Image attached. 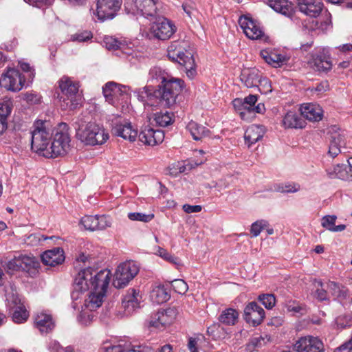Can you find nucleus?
Here are the masks:
<instances>
[{"label": "nucleus", "mask_w": 352, "mask_h": 352, "mask_svg": "<svg viewBox=\"0 0 352 352\" xmlns=\"http://www.w3.org/2000/svg\"><path fill=\"white\" fill-rule=\"evenodd\" d=\"M110 281V272L107 270L96 272L91 267L80 271L75 277L73 290L71 293L72 300H77L80 295L90 291L88 298L85 300L82 309L78 316V321L82 325H89L94 315L90 313L100 307L107 292Z\"/></svg>", "instance_id": "1"}, {"label": "nucleus", "mask_w": 352, "mask_h": 352, "mask_svg": "<svg viewBox=\"0 0 352 352\" xmlns=\"http://www.w3.org/2000/svg\"><path fill=\"white\" fill-rule=\"evenodd\" d=\"M69 126L65 123H60L54 129L52 141L45 152V157L55 158L67 154L70 148V135Z\"/></svg>", "instance_id": "2"}, {"label": "nucleus", "mask_w": 352, "mask_h": 352, "mask_svg": "<svg viewBox=\"0 0 352 352\" xmlns=\"http://www.w3.org/2000/svg\"><path fill=\"white\" fill-rule=\"evenodd\" d=\"M76 138L85 145H100L109 139L104 129L94 122L82 123L76 129Z\"/></svg>", "instance_id": "3"}, {"label": "nucleus", "mask_w": 352, "mask_h": 352, "mask_svg": "<svg viewBox=\"0 0 352 352\" xmlns=\"http://www.w3.org/2000/svg\"><path fill=\"white\" fill-rule=\"evenodd\" d=\"M31 131V148L40 155L45 157L50 146L52 133L45 121L36 120Z\"/></svg>", "instance_id": "4"}, {"label": "nucleus", "mask_w": 352, "mask_h": 352, "mask_svg": "<svg viewBox=\"0 0 352 352\" xmlns=\"http://www.w3.org/2000/svg\"><path fill=\"white\" fill-rule=\"evenodd\" d=\"M184 87V81L181 78H170L163 85H158L154 91V96L159 99L161 106L166 108L173 107L176 103L177 96Z\"/></svg>", "instance_id": "5"}, {"label": "nucleus", "mask_w": 352, "mask_h": 352, "mask_svg": "<svg viewBox=\"0 0 352 352\" xmlns=\"http://www.w3.org/2000/svg\"><path fill=\"white\" fill-rule=\"evenodd\" d=\"M58 87L61 91V96L58 95V98L61 102V108L63 109H74L78 105L79 82L73 80L71 78L63 76L58 80Z\"/></svg>", "instance_id": "6"}, {"label": "nucleus", "mask_w": 352, "mask_h": 352, "mask_svg": "<svg viewBox=\"0 0 352 352\" xmlns=\"http://www.w3.org/2000/svg\"><path fill=\"white\" fill-rule=\"evenodd\" d=\"M167 57L173 62L178 63L184 66L188 78L192 80L197 76L195 61L192 54L187 50L183 52L180 48L177 49V43H173L168 47Z\"/></svg>", "instance_id": "7"}, {"label": "nucleus", "mask_w": 352, "mask_h": 352, "mask_svg": "<svg viewBox=\"0 0 352 352\" xmlns=\"http://www.w3.org/2000/svg\"><path fill=\"white\" fill-rule=\"evenodd\" d=\"M139 267L133 261L120 264L115 272L113 285L116 288L125 287L138 273Z\"/></svg>", "instance_id": "8"}, {"label": "nucleus", "mask_w": 352, "mask_h": 352, "mask_svg": "<svg viewBox=\"0 0 352 352\" xmlns=\"http://www.w3.org/2000/svg\"><path fill=\"white\" fill-rule=\"evenodd\" d=\"M178 314L176 307H168L166 309L159 310L151 315L148 322L149 327L160 329L172 324Z\"/></svg>", "instance_id": "9"}, {"label": "nucleus", "mask_w": 352, "mask_h": 352, "mask_svg": "<svg viewBox=\"0 0 352 352\" xmlns=\"http://www.w3.org/2000/svg\"><path fill=\"white\" fill-rule=\"evenodd\" d=\"M133 7L129 8V3L124 4L128 12L140 14L144 17H156L157 16V1L155 0H133Z\"/></svg>", "instance_id": "10"}, {"label": "nucleus", "mask_w": 352, "mask_h": 352, "mask_svg": "<svg viewBox=\"0 0 352 352\" xmlns=\"http://www.w3.org/2000/svg\"><path fill=\"white\" fill-rule=\"evenodd\" d=\"M122 3V0H98L96 11L98 19L101 21L113 19Z\"/></svg>", "instance_id": "11"}, {"label": "nucleus", "mask_w": 352, "mask_h": 352, "mask_svg": "<svg viewBox=\"0 0 352 352\" xmlns=\"http://www.w3.org/2000/svg\"><path fill=\"white\" fill-rule=\"evenodd\" d=\"M311 66L318 72H327L332 68L329 50L324 47L316 49L311 54Z\"/></svg>", "instance_id": "12"}, {"label": "nucleus", "mask_w": 352, "mask_h": 352, "mask_svg": "<svg viewBox=\"0 0 352 352\" xmlns=\"http://www.w3.org/2000/svg\"><path fill=\"white\" fill-rule=\"evenodd\" d=\"M24 82L19 71L13 68L8 69L0 78V86L12 91H20Z\"/></svg>", "instance_id": "13"}, {"label": "nucleus", "mask_w": 352, "mask_h": 352, "mask_svg": "<svg viewBox=\"0 0 352 352\" xmlns=\"http://www.w3.org/2000/svg\"><path fill=\"white\" fill-rule=\"evenodd\" d=\"M296 352H324L323 342L317 337L311 336L300 338L294 344Z\"/></svg>", "instance_id": "14"}, {"label": "nucleus", "mask_w": 352, "mask_h": 352, "mask_svg": "<svg viewBox=\"0 0 352 352\" xmlns=\"http://www.w3.org/2000/svg\"><path fill=\"white\" fill-rule=\"evenodd\" d=\"M151 30L155 38L167 40L174 34L176 28L166 18L158 17L152 24Z\"/></svg>", "instance_id": "15"}, {"label": "nucleus", "mask_w": 352, "mask_h": 352, "mask_svg": "<svg viewBox=\"0 0 352 352\" xmlns=\"http://www.w3.org/2000/svg\"><path fill=\"white\" fill-rule=\"evenodd\" d=\"M265 316L264 309L254 301L249 302L244 308L243 318L247 323L252 327L259 325Z\"/></svg>", "instance_id": "16"}, {"label": "nucleus", "mask_w": 352, "mask_h": 352, "mask_svg": "<svg viewBox=\"0 0 352 352\" xmlns=\"http://www.w3.org/2000/svg\"><path fill=\"white\" fill-rule=\"evenodd\" d=\"M338 131L334 126L331 131L328 154L333 158L336 157L340 153L345 152L346 140L342 132Z\"/></svg>", "instance_id": "17"}, {"label": "nucleus", "mask_w": 352, "mask_h": 352, "mask_svg": "<svg viewBox=\"0 0 352 352\" xmlns=\"http://www.w3.org/2000/svg\"><path fill=\"white\" fill-rule=\"evenodd\" d=\"M139 140L148 146H155L163 142L164 133L160 129H154L150 125L144 126L138 135Z\"/></svg>", "instance_id": "18"}, {"label": "nucleus", "mask_w": 352, "mask_h": 352, "mask_svg": "<svg viewBox=\"0 0 352 352\" xmlns=\"http://www.w3.org/2000/svg\"><path fill=\"white\" fill-rule=\"evenodd\" d=\"M239 24L250 39L257 40L263 36L262 30L249 16H241L239 19Z\"/></svg>", "instance_id": "19"}, {"label": "nucleus", "mask_w": 352, "mask_h": 352, "mask_svg": "<svg viewBox=\"0 0 352 352\" xmlns=\"http://www.w3.org/2000/svg\"><path fill=\"white\" fill-rule=\"evenodd\" d=\"M112 133L116 136L131 142L135 141L138 136V131L133 129L131 123L126 120L113 122Z\"/></svg>", "instance_id": "20"}, {"label": "nucleus", "mask_w": 352, "mask_h": 352, "mask_svg": "<svg viewBox=\"0 0 352 352\" xmlns=\"http://www.w3.org/2000/svg\"><path fill=\"white\" fill-rule=\"evenodd\" d=\"M299 10L310 17H317L321 13L323 3L320 0H298Z\"/></svg>", "instance_id": "21"}, {"label": "nucleus", "mask_w": 352, "mask_h": 352, "mask_svg": "<svg viewBox=\"0 0 352 352\" xmlns=\"http://www.w3.org/2000/svg\"><path fill=\"white\" fill-rule=\"evenodd\" d=\"M141 296L138 292L134 289H130L124 295L122 305L126 314H132L136 309L140 307Z\"/></svg>", "instance_id": "22"}, {"label": "nucleus", "mask_w": 352, "mask_h": 352, "mask_svg": "<svg viewBox=\"0 0 352 352\" xmlns=\"http://www.w3.org/2000/svg\"><path fill=\"white\" fill-rule=\"evenodd\" d=\"M65 260L64 251L61 248H54L41 254V261L45 265L56 266Z\"/></svg>", "instance_id": "23"}, {"label": "nucleus", "mask_w": 352, "mask_h": 352, "mask_svg": "<svg viewBox=\"0 0 352 352\" xmlns=\"http://www.w3.org/2000/svg\"><path fill=\"white\" fill-rule=\"evenodd\" d=\"M301 115L312 122H318L322 120L323 111L320 105L313 103L306 104L300 107Z\"/></svg>", "instance_id": "24"}, {"label": "nucleus", "mask_w": 352, "mask_h": 352, "mask_svg": "<svg viewBox=\"0 0 352 352\" xmlns=\"http://www.w3.org/2000/svg\"><path fill=\"white\" fill-rule=\"evenodd\" d=\"M267 4L276 12L292 19L294 7L288 0H268Z\"/></svg>", "instance_id": "25"}, {"label": "nucleus", "mask_w": 352, "mask_h": 352, "mask_svg": "<svg viewBox=\"0 0 352 352\" xmlns=\"http://www.w3.org/2000/svg\"><path fill=\"white\" fill-rule=\"evenodd\" d=\"M261 56L269 65L275 68L280 67L287 61V58L275 51L263 50L260 52Z\"/></svg>", "instance_id": "26"}, {"label": "nucleus", "mask_w": 352, "mask_h": 352, "mask_svg": "<svg viewBox=\"0 0 352 352\" xmlns=\"http://www.w3.org/2000/svg\"><path fill=\"white\" fill-rule=\"evenodd\" d=\"M21 270L28 274L30 277H35L39 272L40 263L34 256H21Z\"/></svg>", "instance_id": "27"}, {"label": "nucleus", "mask_w": 352, "mask_h": 352, "mask_svg": "<svg viewBox=\"0 0 352 352\" xmlns=\"http://www.w3.org/2000/svg\"><path fill=\"white\" fill-rule=\"evenodd\" d=\"M261 75L256 69H245L241 72L240 78L248 88L256 87L261 80Z\"/></svg>", "instance_id": "28"}, {"label": "nucleus", "mask_w": 352, "mask_h": 352, "mask_svg": "<svg viewBox=\"0 0 352 352\" xmlns=\"http://www.w3.org/2000/svg\"><path fill=\"white\" fill-rule=\"evenodd\" d=\"M35 325L41 333H49L55 326L52 316L43 312L36 315Z\"/></svg>", "instance_id": "29"}, {"label": "nucleus", "mask_w": 352, "mask_h": 352, "mask_svg": "<svg viewBox=\"0 0 352 352\" xmlns=\"http://www.w3.org/2000/svg\"><path fill=\"white\" fill-rule=\"evenodd\" d=\"M326 287L329 291L332 296L340 302L346 300L349 297L348 289L344 285L336 282L329 280L327 283Z\"/></svg>", "instance_id": "30"}, {"label": "nucleus", "mask_w": 352, "mask_h": 352, "mask_svg": "<svg viewBox=\"0 0 352 352\" xmlns=\"http://www.w3.org/2000/svg\"><path fill=\"white\" fill-rule=\"evenodd\" d=\"M263 137L262 129L258 125L249 126L244 134L245 144L250 147L252 144L258 142Z\"/></svg>", "instance_id": "31"}, {"label": "nucleus", "mask_w": 352, "mask_h": 352, "mask_svg": "<svg viewBox=\"0 0 352 352\" xmlns=\"http://www.w3.org/2000/svg\"><path fill=\"white\" fill-rule=\"evenodd\" d=\"M239 311L233 308H226L221 311L218 317L219 322L226 326H232L237 323Z\"/></svg>", "instance_id": "32"}, {"label": "nucleus", "mask_w": 352, "mask_h": 352, "mask_svg": "<svg viewBox=\"0 0 352 352\" xmlns=\"http://www.w3.org/2000/svg\"><path fill=\"white\" fill-rule=\"evenodd\" d=\"M327 175L330 179H340L344 181H349L348 166L346 164H338L326 170Z\"/></svg>", "instance_id": "33"}, {"label": "nucleus", "mask_w": 352, "mask_h": 352, "mask_svg": "<svg viewBox=\"0 0 352 352\" xmlns=\"http://www.w3.org/2000/svg\"><path fill=\"white\" fill-rule=\"evenodd\" d=\"M186 128L195 140H201L210 133L209 129L194 121L188 122Z\"/></svg>", "instance_id": "34"}, {"label": "nucleus", "mask_w": 352, "mask_h": 352, "mask_svg": "<svg viewBox=\"0 0 352 352\" xmlns=\"http://www.w3.org/2000/svg\"><path fill=\"white\" fill-rule=\"evenodd\" d=\"M151 299L157 304H162L169 300L170 295L168 288L159 285L153 287L150 294Z\"/></svg>", "instance_id": "35"}, {"label": "nucleus", "mask_w": 352, "mask_h": 352, "mask_svg": "<svg viewBox=\"0 0 352 352\" xmlns=\"http://www.w3.org/2000/svg\"><path fill=\"white\" fill-rule=\"evenodd\" d=\"M283 123L286 128H300L304 127L305 121L297 113L289 111L286 113L283 120Z\"/></svg>", "instance_id": "36"}, {"label": "nucleus", "mask_w": 352, "mask_h": 352, "mask_svg": "<svg viewBox=\"0 0 352 352\" xmlns=\"http://www.w3.org/2000/svg\"><path fill=\"white\" fill-rule=\"evenodd\" d=\"M149 80L159 82V85H163L170 78H175L174 77L168 75L164 70L159 67H154L149 71Z\"/></svg>", "instance_id": "37"}, {"label": "nucleus", "mask_w": 352, "mask_h": 352, "mask_svg": "<svg viewBox=\"0 0 352 352\" xmlns=\"http://www.w3.org/2000/svg\"><path fill=\"white\" fill-rule=\"evenodd\" d=\"M174 113L169 111H160L155 114V121L160 126H167L174 122Z\"/></svg>", "instance_id": "38"}, {"label": "nucleus", "mask_w": 352, "mask_h": 352, "mask_svg": "<svg viewBox=\"0 0 352 352\" xmlns=\"http://www.w3.org/2000/svg\"><path fill=\"white\" fill-rule=\"evenodd\" d=\"M285 307L287 311L295 314L303 316L307 313V308L305 304L299 303L295 300H289L285 303Z\"/></svg>", "instance_id": "39"}, {"label": "nucleus", "mask_w": 352, "mask_h": 352, "mask_svg": "<svg viewBox=\"0 0 352 352\" xmlns=\"http://www.w3.org/2000/svg\"><path fill=\"white\" fill-rule=\"evenodd\" d=\"M270 340V336L265 335V336H258L252 338L250 342L248 344L247 347L250 350H254L256 348L262 347L267 342Z\"/></svg>", "instance_id": "40"}, {"label": "nucleus", "mask_w": 352, "mask_h": 352, "mask_svg": "<svg viewBox=\"0 0 352 352\" xmlns=\"http://www.w3.org/2000/svg\"><path fill=\"white\" fill-rule=\"evenodd\" d=\"M29 314L26 309L21 306H19L14 310L12 314V320L15 323H22L27 320Z\"/></svg>", "instance_id": "41"}, {"label": "nucleus", "mask_w": 352, "mask_h": 352, "mask_svg": "<svg viewBox=\"0 0 352 352\" xmlns=\"http://www.w3.org/2000/svg\"><path fill=\"white\" fill-rule=\"evenodd\" d=\"M232 104L234 109L239 112L241 118L244 119L246 113H251L250 109L243 99L236 98L232 101Z\"/></svg>", "instance_id": "42"}, {"label": "nucleus", "mask_w": 352, "mask_h": 352, "mask_svg": "<svg viewBox=\"0 0 352 352\" xmlns=\"http://www.w3.org/2000/svg\"><path fill=\"white\" fill-rule=\"evenodd\" d=\"M258 300L260 301L266 309H272L276 304V298L272 294H263L258 296Z\"/></svg>", "instance_id": "43"}, {"label": "nucleus", "mask_w": 352, "mask_h": 352, "mask_svg": "<svg viewBox=\"0 0 352 352\" xmlns=\"http://www.w3.org/2000/svg\"><path fill=\"white\" fill-rule=\"evenodd\" d=\"M80 223L86 230H97V215L96 216H85L80 220Z\"/></svg>", "instance_id": "44"}, {"label": "nucleus", "mask_w": 352, "mask_h": 352, "mask_svg": "<svg viewBox=\"0 0 352 352\" xmlns=\"http://www.w3.org/2000/svg\"><path fill=\"white\" fill-rule=\"evenodd\" d=\"M336 324L340 329H344L352 326V313L341 315L336 318Z\"/></svg>", "instance_id": "45"}, {"label": "nucleus", "mask_w": 352, "mask_h": 352, "mask_svg": "<svg viewBox=\"0 0 352 352\" xmlns=\"http://www.w3.org/2000/svg\"><path fill=\"white\" fill-rule=\"evenodd\" d=\"M128 218L131 221H139L147 223L154 218V214L153 213L145 214L142 212H129L128 214Z\"/></svg>", "instance_id": "46"}, {"label": "nucleus", "mask_w": 352, "mask_h": 352, "mask_svg": "<svg viewBox=\"0 0 352 352\" xmlns=\"http://www.w3.org/2000/svg\"><path fill=\"white\" fill-rule=\"evenodd\" d=\"M174 291L179 294H184L188 289L187 283L182 279H175L171 282Z\"/></svg>", "instance_id": "47"}, {"label": "nucleus", "mask_w": 352, "mask_h": 352, "mask_svg": "<svg viewBox=\"0 0 352 352\" xmlns=\"http://www.w3.org/2000/svg\"><path fill=\"white\" fill-rule=\"evenodd\" d=\"M21 256L14 257L6 264V269L7 272L10 274L21 270Z\"/></svg>", "instance_id": "48"}, {"label": "nucleus", "mask_w": 352, "mask_h": 352, "mask_svg": "<svg viewBox=\"0 0 352 352\" xmlns=\"http://www.w3.org/2000/svg\"><path fill=\"white\" fill-rule=\"evenodd\" d=\"M102 93L106 100L109 104H114L116 96L113 86H108V82H107L102 87Z\"/></svg>", "instance_id": "49"}, {"label": "nucleus", "mask_w": 352, "mask_h": 352, "mask_svg": "<svg viewBox=\"0 0 352 352\" xmlns=\"http://www.w3.org/2000/svg\"><path fill=\"white\" fill-rule=\"evenodd\" d=\"M336 219V215H325L321 219V226L331 232V229L335 228Z\"/></svg>", "instance_id": "50"}, {"label": "nucleus", "mask_w": 352, "mask_h": 352, "mask_svg": "<svg viewBox=\"0 0 352 352\" xmlns=\"http://www.w3.org/2000/svg\"><path fill=\"white\" fill-rule=\"evenodd\" d=\"M104 44L107 49L116 50L120 47L122 43L112 36H105L104 38Z\"/></svg>", "instance_id": "51"}, {"label": "nucleus", "mask_w": 352, "mask_h": 352, "mask_svg": "<svg viewBox=\"0 0 352 352\" xmlns=\"http://www.w3.org/2000/svg\"><path fill=\"white\" fill-rule=\"evenodd\" d=\"M267 226V221L265 220H259L253 223L251 226V233L253 236H257L260 234L261 231L264 229L265 227Z\"/></svg>", "instance_id": "52"}, {"label": "nucleus", "mask_w": 352, "mask_h": 352, "mask_svg": "<svg viewBox=\"0 0 352 352\" xmlns=\"http://www.w3.org/2000/svg\"><path fill=\"white\" fill-rule=\"evenodd\" d=\"M111 219L109 217L105 215H97V230H104L111 227Z\"/></svg>", "instance_id": "53"}, {"label": "nucleus", "mask_w": 352, "mask_h": 352, "mask_svg": "<svg viewBox=\"0 0 352 352\" xmlns=\"http://www.w3.org/2000/svg\"><path fill=\"white\" fill-rule=\"evenodd\" d=\"M12 104L10 101L0 103V117L7 120V118L12 112Z\"/></svg>", "instance_id": "54"}, {"label": "nucleus", "mask_w": 352, "mask_h": 352, "mask_svg": "<svg viewBox=\"0 0 352 352\" xmlns=\"http://www.w3.org/2000/svg\"><path fill=\"white\" fill-rule=\"evenodd\" d=\"M259 86H256L259 91L261 94H267L272 91V87L270 81L267 78H261V80L258 82Z\"/></svg>", "instance_id": "55"}, {"label": "nucleus", "mask_w": 352, "mask_h": 352, "mask_svg": "<svg viewBox=\"0 0 352 352\" xmlns=\"http://www.w3.org/2000/svg\"><path fill=\"white\" fill-rule=\"evenodd\" d=\"M92 38V34L89 31H82L77 32L72 36V39L74 41L85 42Z\"/></svg>", "instance_id": "56"}, {"label": "nucleus", "mask_w": 352, "mask_h": 352, "mask_svg": "<svg viewBox=\"0 0 352 352\" xmlns=\"http://www.w3.org/2000/svg\"><path fill=\"white\" fill-rule=\"evenodd\" d=\"M157 254L163 258L164 259L169 261L170 263H172L175 265H179V260L177 257H175L172 256L170 254H169L166 250L159 248L157 251Z\"/></svg>", "instance_id": "57"}, {"label": "nucleus", "mask_w": 352, "mask_h": 352, "mask_svg": "<svg viewBox=\"0 0 352 352\" xmlns=\"http://www.w3.org/2000/svg\"><path fill=\"white\" fill-rule=\"evenodd\" d=\"M329 89V85L328 81L324 80L318 83L315 87L311 89V92L317 93L318 94H322L327 91Z\"/></svg>", "instance_id": "58"}, {"label": "nucleus", "mask_w": 352, "mask_h": 352, "mask_svg": "<svg viewBox=\"0 0 352 352\" xmlns=\"http://www.w3.org/2000/svg\"><path fill=\"white\" fill-rule=\"evenodd\" d=\"M108 86H113L114 87L115 94L116 98L126 93V87L118 84L115 82H108Z\"/></svg>", "instance_id": "59"}, {"label": "nucleus", "mask_w": 352, "mask_h": 352, "mask_svg": "<svg viewBox=\"0 0 352 352\" xmlns=\"http://www.w3.org/2000/svg\"><path fill=\"white\" fill-rule=\"evenodd\" d=\"M182 8L184 11L186 13L188 16H189L190 18L192 17L193 13L196 11L195 8V3L190 1L184 2L182 4Z\"/></svg>", "instance_id": "60"}, {"label": "nucleus", "mask_w": 352, "mask_h": 352, "mask_svg": "<svg viewBox=\"0 0 352 352\" xmlns=\"http://www.w3.org/2000/svg\"><path fill=\"white\" fill-rule=\"evenodd\" d=\"M352 351V336L351 338L340 346L336 348L334 352H351Z\"/></svg>", "instance_id": "61"}, {"label": "nucleus", "mask_w": 352, "mask_h": 352, "mask_svg": "<svg viewBox=\"0 0 352 352\" xmlns=\"http://www.w3.org/2000/svg\"><path fill=\"white\" fill-rule=\"evenodd\" d=\"M314 296L320 301L329 300L328 293L324 288H318L315 291Z\"/></svg>", "instance_id": "62"}, {"label": "nucleus", "mask_w": 352, "mask_h": 352, "mask_svg": "<svg viewBox=\"0 0 352 352\" xmlns=\"http://www.w3.org/2000/svg\"><path fill=\"white\" fill-rule=\"evenodd\" d=\"M183 210L186 213H196L201 210V206L199 205L191 206L189 204H184L183 206Z\"/></svg>", "instance_id": "63"}, {"label": "nucleus", "mask_w": 352, "mask_h": 352, "mask_svg": "<svg viewBox=\"0 0 352 352\" xmlns=\"http://www.w3.org/2000/svg\"><path fill=\"white\" fill-rule=\"evenodd\" d=\"M24 100H25L28 102L31 103H38L40 101V96L34 93H26L24 94L23 97Z\"/></svg>", "instance_id": "64"}]
</instances>
